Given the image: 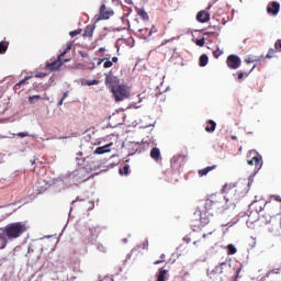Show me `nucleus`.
<instances>
[{
	"mask_svg": "<svg viewBox=\"0 0 281 281\" xmlns=\"http://www.w3.org/2000/svg\"><path fill=\"white\" fill-rule=\"evenodd\" d=\"M274 206L276 205L272 200H270V202H267L265 204L266 211L259 217L258 223L260 227H263L271 235L277 236L280 234L281 221L279 222V220L276 218V215H280L281 212L279 210H273Z\"/></svg>",
	"mask_w": 281,
	"mask_h": 281,
	"instance_id": "nucleus-1",
	"label": "nucleus"
},
{
	"mask_svg": "<svg viewBox=\"0 0 281 281\" xmlns=\"http://www.w3.org/2000/svg\"><path fill=\"white\" fill-rule=\"evenodd\" d=\"M27 229V224L24 222L5 225L4 235H0V249H4L9 241L20 238Z\"/></svg>",
	"mask_w": 281,
	"mask_h": 281,
	"instance_id": "nucleus-2",
	"label": "nucleus"
},
{
	"mask_svg": "<svg viewBox=\"0 0 281 281\" xmlns=\"http://www.w3.org/2000/svg\"><path fill=\"white\" fill-rule=\"evenodd\" d=\"M204 207L211 215L223 214L227 209V202L221 193H213L206 199Z\"/></svg>",
	"mask_w": 281,
	"mask_h": 281,
	"instance_id": "nucleus-3",
	"label": "nucleus"
},
{
	"mask_svg": "<svg viewBox=\"0 0 281 281\" xmlns=\"http://www.w3.org/2000/svg\"><path fill=\"white\" fill-rule=\"evenodd\" d=\"M72 44H68L65 50L57 56V59L52 63H46L47 71H58L65 63H69L71 58H65L66 54L72 49Z\"/></svg>",
	"mask_w": 281,
	"mask_h": 281,
	"instance_id": "nucleus-4",
	"label": "nucleus"
},
{
	"mask_svg": "<svg viewBox=\"0 0 281 281\" xmlns=\"http://www.w3.org/2000/svg\"><path fill=\"white\" fill-rule=\"evenodd\" d=\"M112 94L114 101L120 102L131 98V88L125 86L124 83H117L116 87L112 88Z\"/></svg>",
	"mask_w": 281,
	"mask_h": 281,
	"instance_id": "nucleus-5",
	"label": "nucleus"
},
{
	"mask_svg": "<svg viewBox=\"0 0 281 281\" xmlns=\"http://www.w3.org/2000/svg\"><path fill=\"white\" fill-rule=\"evenodd\" d=\"M104 83L110 88V91L113 93V88H116L120 83L117 76H114L112 71L105 75Z\"/></svg>",
	"mask_w": 281,
	"mask_h": 281,
	"instance_id": "nucleus-6",
	"label": "nucleus"
},
{
	"mask_svg": "<svg viewBox=\"0 0 281 281\" xmlns=\"http://www.w3.org/2000/svg\"><path fill=\"white\" fill-rule=\"evenodd\" d=\"M224 193H235L234 194V201H236V202H239L240 200H243V199H245V196L247 195V192H245V191H239L237 188H232L231 189V186H228V184H225L224 186Z\"/></svg>",
	"mask_w": 281,
	"mask_h": 281,
	"instance_id": "nucleus-7",
	"label": "nucleus"
},
{
	"mask_svg": "<svg viewBox=\"0 0 281 281\" xmlns=\"http://www.w3.org/2000/svg\"><path fill=\"white\" fill-rule=\"evenodd\" d=\"M226 64L229 67V69L236 70V69H239L241 60L238 55L232 54L227 56Z\"/></svg>",
	"mask_w": 281,
	"mask_h": 281,
	"instance_id": "nucleus-8",
	"label": "nucleus"
},
{
	"mask_svg": "<svg viewBox=\"0 0 281 281\" xmlns=\"http://www.w3.org/2000/svg\"><path fill=\"white\" fill-rule=\"evenodd\" d=\"M114 12L111 9H106L105 4L100 7V15L97 18V21H108L111 16H113Z\"/></svg>",
	"mask_w": 281,
	"mask_h": 281,
	"instance_id": "nucleus-9",
	"label": "nucleus"
},
{
	"mask_svg": "<svg viewBox=\"0 0 281 281\" xmlns=\"http://www.w3.org/2000/svg\"><path fill=\"white\" fill-rule=\"evenodd\" d=\"M249 166H255V169L260 170L262 168V156L255 154L252 158L247 159Z\"/></svg>",
	"mask_w": 281,
	"mask_h": 281,
	"instance_id": "nucleus-10",
	"label": "nucleus"
},
{
	"mask_svg": "<svg viewBox=\"0 0 281 281\" xmlns=\"http://www.w3.org/2000/svg\"><path fill=\"white\" fill-rule=\"evenodd\" d=\"M75 176L80 182H85L90 179V172L86 168H79L78 170H76Z\"/></svg>",
	"mask_w": 281,
	"mask_h": 281,
	"instance_id": "nucleus-11",
	"label": "nucleus"
},
{
	"mask_svg": "<svg viewBox=\"0 0 281 281\" xmlns=\"http://www.w3.org/2000/svg\"><path fill=\"white\" fill-rule=\"evenodd\" d=\"M281 274V268H273L265 274L262 281H276L277 277Z\"/></svg>",
	"mask_w": 281,
	"mask_h": 281,
	"instance_id": "nucleus-12",
	"label": "nucleus"
},
{
	"mask_svg": "<svg viewBox=\"0 0 281 281\" xmlns=\"http://www.w3.org/2000/svg\"><path fill=\"white\" fill-rule=\"evenodd\" d=\"M267 12L268 14L278 15L280 12V3L272 1V3L267 7Z\"/></svg>",
	"mask_w": 281,
	"mask_h": 281,
	"instance_id": "nucleus-13",
	"label": "nucleus"
},
{
	"mask_svg": "<svg viewBox=\"0 0 281 281\" xmlns=\"http://www.w3.org/2000/svg\"><path fill=\"white\" fill-rule=\"evenodd\" d=\"M196 21L200 23H206L210 21V12L207 11H200L196 14Z\"/></svg>",
	"mask_w": 281,
	"mask_h": 281,
	"instance_id": "nucleus-14",
	"label": "nucleus"
},
{
	"mask_svg": "<svg viewBox=\"0 0 281 281\" xmlns=\"http://www.w3.org/2000/svg\"><path fill=\"white\" fill-rule=\"evenodd\" d=\"M259 223V216L257 212H251L248 218L246 220L247 227H251L252 224Z\"/></svg>",
	"mask_w": 281,
	"mask_h": 281,
	"instance_id": "nucleus-15",
	"label": "nucleus"
},
{
	"mask_svg": "<svg viewBox=\"0 0 281 281\" xmlns=\"http://www.w3.org/2000/svg\"><path fill=\"white\" fill-rule=\"evenodd\" d=\"M111 146H113V143L103 145L102 147H97V149L94 150V154L103 155V154H106V153H111Z\"/></svg>",
	"mask_w": 281,
	"mask_h": 281,
	"instance_id": "nucleus-16",
	"label": "nucleus"
},
{
	"mask_svg": "<svg viewBox=\"0 0 281 281\" xmlns=\"http://www.w3.org/2000/svg\"><path fill=\"white\" fill-rule=\"evenodd\" d=\"M138 35H140L145 40H148L153 35V29H149V27L138 29Z\"/></svg>",
	"mask_w": 281,
	"mask_h": 281,
	"instance_id": "nucleus-17",
	"label": "nucleus"
},
{
	"mask_svg": "<svg viewBox=\"0 0 281 281\" xmlns=\"http://www.w3.org/2000/svg\"><path fill=\"white\" fill-rule=\"evenodd\" d=\"M94 31H95V25L94 24L87 25L82 36L90 38V37L93 36Z\"/></svg>",
	"mask_w": 281,
	"mask_h": 281,
	"instance_id": "nucleus-18",
	"label": "nucleus"
},
{
	"mask_svg": "<svg viewBox=\"0 0 281 281\" xmlns=\"http://www.w3.org/2000/svg\"><path fill=\"white\" fill-rule=\"evenodd\" d=\"M150 158L155 161H159V159L161 158V154L158 147H154L150 149Z\"/></svg>",
	"mask_w": 281,
	"mask_h": 281,
	"instance_id": "nucleus-19",
	"label": "nucleus"
},
{
	"mask_svg": "<svg viewBox=\"0 0 281 281\" xmlns=\"http://www.w3.org/2000/svg\"><path fill=\"white\" fill-rule=\"evenodd\" d=\"M217 168V165H212L211 167H206L204 169L198 170V175L200 177L207 176L212 170H215Z\"/></svg>",
	"mask_w": 281,
	"mask_h": 281,
	"instance_id": "nucleus-20",
	"label": "nucleus"
},
{
	"mask_svg": "<svg viewBox=\"0 0 281 281\" xmlns=\"http://www.w3.org/2000/svg\"><path fill=\"white\" fill-rule=\"evenodd\" d=\"M215 131H216V122H214L213 120H209L206 122L205 132L206 133H214Z\"/></svg>",
	"mask_w": 281,
	"mask_h": 281,
	"instance_id": "nucleus-21",
	"label": "nucleus"
},
{
	"mask_svg": "<svg viewBox=\"0 0 281 281\" xmlns=\"http://www.w3.org/2000/svg\"><path fill=\"white\" fill-rule=\"evenodd\" d=\"M31 78H32L31 76L24 77L23 80H20L18 83H15L14 90H20V88H21L22 86H25V85L27 83V80H30Z\"/></svg>",
	"mask_w": 281,
	"mask_h": 281,
	"instance_id": "nucleus-22",
	"label": "nucleus"
},
{
	"mask_svg": "<svg viewBox=\"0 0 281 281\" xmlns=\"http://www.w3.org/2000/svg\"><path fill=\"white\" fill-rule=\"evenodd\" d=\"M169 270H165V268H160L159 274L157 277V281H166V276L168 274Z\"/></svg>",
	"mask_w": 281,
	"mask_h": 281,
	"instance_id": "nucleus-23",
	"label": "nucleus"
},
{
	"mask_svg": "<svg viewBox=\"0 0 281 281\" xmlns=\"http://www.w3.org/2000/svg\"><path fill=\"white\" fill-rule=\"evenodd\" d=\"M9 45H10V42L1 41L0 42V54L7 53V50L9 49Z\"/></svg>",
	"mask_w": 281,
	"mask_h": 281,
	"instance_id": "nucleus-24",
	"label": "nucleus"
},
{
	"mask_svg": "<svg viewBox=\"0 0 281 281\" xmlns=\"http://www.w3.org/2000/svg\"><path fill=\"white\" fill-rule=\"evenodd\" d=\"M226 263H221L218 266H215L213 270L211 271V274H223V266Z\"/></svg>",
	"mask_w": 281,
	"mask_h": 281,
	"instance_id": "nucleus-25",
	"label": "nucleus"
},
{
	"mask_svg": "<svg viewBox=\"0 0 281 281\" xmlns=\"http://www.w3.org/2000/svg\"><path fill=\"white\" fill-rule=\"evenodd\" d=\"M209 64V56L203 54L200 57V66L205 67Z\"/></svg>",
	"mask_w": 281,
	"mask_h": 281,
	"instance_id": "nucleus-26",
	"label": "nucleus"
},
{
	"mask_svg": "<svg viewBox=\"0 0 281 281\" xmlns=\"http://www.w3.org/2000/svg\"><path fill=\"white\" fill-rule=\"evenodd\" d=\"M256 66H252V68H250L248 71H239L238 74V80H241L245 76L248 77L249 74H251V71L255 69Z\"/></svg>",
	"mask_w": 281,
	"mask_h": 281,
	"instance_id": "nucleus-27",
	"label": "nucleus"
},
{
	"mask_svg": "<svg viewBox=\"0 0 281 281\" xmlns=\"http://www.w3.org/2000/svg\"><path fill=\"white\" fill-rule=\"evenodd\" d=\"M138 15L143 19V21H148L149 16H148V12H146L145 10H138Z\"/></svg>",
	"mask_w": 281,
	"mask_h": 281,
	"instance_id": "nucleus-28",
	"label": "nucleus"
},
{
	"mask_svg": "<svg viewBox=\"0 0 281 281\" xmlns=\"http://www.w3.org/2000/svg\"><path fill=\"white\" fill-rule=\"evenodd\" d=\"M42 97L40 94H36V95H30L29 97V102L30 104H35L36 101L41 100Z\"/></svg>",
	"mask_w": 281,
	"mask_h": 281,
	"instance_id": "nucleus-29",
	"label": "nucleus"
},
{
	"mask_svg": "<svg viewBox=\"0 0 281 281\" xmlns=\"http://www.w3.org/2000/svg\"><path fill=\"white\" fill-rule=\"evenodd\" d=\"M228 255H236L237 254V248L234 246V244H229L227 246Z\"/></svg>",
	"mask_w": 281,
	"mask_h": 281,
	"instance_id": "nucleus-30",
	"label": "nucleus"
},
{
	"mask_svg": "<svg viewBox=\"0 0 281 281\" xmlns=\"http://www.w3.org/2000/svg\"><path fill=\"white\" fill-rule=\"evenodd\" d=\"M130 169H131L130 165H124V167L122 169H120V173L128 176L130 175Z\"/></svg>",
	"mask_w": 281,
	"mask_h": 281,
	"instance_id": "nucleus-31",
	"label": "nucleus"
},
{
	"mask_svg": "<svg viewBox=\"0 0 281 281\" xmlns=\"http://www.w3.org/2000/svg\"><path fill=\"white\" fill-rule=\"evenodd\" d=\"M104 63H103V68L104 69H110L113 66L112 60H110L109 58H104Z\"/></svg>",
	"mask_w": 281,
	"mask_h": 281,
	"instance_id": "nucleus-32",
	"label": "nucleus"
},
{
	"mask_svg": "<svg viewBox=\"0 0 281 281\" xmlns=\"http://www.w3.org/2000/svg\"><path fill=\"white\" fill-rule=\"evenodd\" d=\"M278 53L277 48H270L268 54L266 55V58L270 59L274 57V54Z\"/></svg>",
	"mask_w": 281,
	"mask_h": 281,
	"instance_id": "nucleus-33",
	"label": "nucleus"
},
{
	"mask_svg": "<svg viewBox=\"0 0 281 281\" xmlns=\"http://www.w3.org/2000/svg\"><path fill=\"white\" fill-rule=\"evenodd\" d=\"M166 255L161 254L160 259L159 260H155L154 265H159V263H164L166 261Z\"/></svg>",
	"mask_w": 281,
	"mask_h": 281,
	"instance_id": "nucleus-34",
	"label": "nucleus"
},
{
	"mask_svg": "<svg viewBox=\"0 0 281 281\" xmlns=\"http://www.w3.org/2000/svg\"><path fill=\"white\" fill-rule=\"evenodd\" d=\"M97 249H98L99 251H101L102 254H106V248H105V246L102 245V244H98V245H97Z\"/></svg>",
	"mask_w": 281,
	"mask_h": 281,
	"instance_id": "nucleus-35",
	"label": "nucleus"
},
{
	"mask_svg": "<svg viewBox=\"0 0 281 281\" xmlns=\"http://www.w3.org/2000/svg\"><path fill=\"white\" fill-rule=\"evenodd\" d=\"M18 137L25 138V137H31V135L29 134V132H19Z\"/></svg>",
	"mask_w": 281,
	"mask_h": 281,
	"instance_id": "nucleus-36",
	"label": "nucleus"
},
{
	"mask_svg": "<svg viewBox=\"0 0 281 281\" xmlns=\"http://www.w3.org/2000/svg\"><path fill=\"white\" fill-rule=\"evenodd\" d=\"M81 33V29H77L76 31H72L69 33L70 37H76Z\"/></svg>",
	"mask_w": 281,
	"mask_h": 281,
	"instance_id": "nucleus-37",
	"label": "nucleus"
},
{
	"mask_svg": "<svg viewBox=\"0 0 281 281\" xmlns=\"http://www.w3.org/2000/svg\"><path fill=\"white\" fill-rule=\"evenodd\" d=\"M195 44H196L198 46L203 47V46L205 45V38L196 40V41H195Z\"/></svg>",
	"mask_w": 281,
	"mask_h": 281,
	"instance_id": "nucleus-38",
	"label": "nucleus"
},
{
	"mask_svg": "<svg viewBox=\"0 0 281 281\" xmlns=\"http://www.w3.org/2000/svg\"><path fill=\"white\" fill-rule=\"evenodd\" d=\"M274 47L276 52H281V40L276 41Z\"/></svg>",
	"mask_w": 281,
	"mask_h": 281,
	"instance_id": "nucleus-39",
	"label": "nucleus"
},
{
	"mask_svg": "<svg viewBox=\"0 0 281 281\" xmlns=\"http://www.w3.org/2000/svg\"><path fill=\"white\" fill-rule=\"evenodd\" d=\"M86 85L87 86H94V85H99V81L98 80H87Z\"/></svg>",
	"mask_w": 281,
	"mask_h": 281,
	"instance_id": "nucleus-40",
	"label": "nucleus"
},
{
	"mask_svg": "<svg viewBox=\"0 0 281 281\" xmlns=\"http://www.w3.org/2000/svg\"><path fill=\"white\" fill-rule=\"evenodd\" d=\"M270 200L281 203V196H280V195H271V196H270Z\"/></svg>",
	"mask_w": 281,
	"mask_h": 281,
	"instance_id": "nucleus-41",
	"label": "nucleus"
},
{
	"mask_svg": "<svg viewBox=\"0 0 281 281\" xmlns=\"http://www.w3.org/2000/svg\"><path fill=\"white\" fill-rule=\"evenodd\" d=\"M200 220H201V223L204 225L210 224V220L207 217H201Z\"/></svg>",
	"mask_w": 281,
	"mask_h": 281,
	"instance_id": "nucleus-42",
	"label": "nucleus"
},
{
	"mask_svg": "<svg viewBox=\"0 0 281 281\" xmlns=\"http://www.w3.org/2000/svg\"><path fill=\"white\" fill-rule=\"evenodd\" d=\"M221 55H222V53H220L218 49L215 50V52H213V56H214L215 58H218Z\"/></svg>",
	"mask_w": 281,
	"mask_h": 281,
	"instance_id": "nucleus-43",
	"label": "nucleus"
},
{
	"mask_svg": "<svg viewBox=\"0 0 281 281\" xmlns=\"http://www.w3.org/2000/svg\"><path fill=\"white\" fill-rule=\"evenodd\" d=\"M215 231H216V229H213V231H211V232L204 234L203 237L206 238V237H209V236H212Z\"/></svg>",
	"mask_w": 281,
	"mask_h": 281,
	"instance_id": "nucleus-44",
	"label": "nucleus"
},
{
	"mask_svg": "<svg viewBox=\"0 0 281 281\" xmlns=\"http://www.w3.org/2000/svg\"><path fill=\"white\" fill-rule=\"evenodd\" d=\"M111 63H112V64H113V63H114V64L119 63L117 56H113Z\"/></svg>",
	"mask_w": 281,
	"mask_h": 281,
	"instance_id": "nucleus-45",
	"label": "nucleus"
},
{
	"mask_svg": "<svg viewBox=\"0 0 281 281\" xmlns=\"http://www.w3.org/2000/svg\"><path fill=\"white\" fill-rule=\"evenodd\" d=\"M255 60H257V59H254V58H247V59H246V63H247V64H252V63H255Z\"/></svg>",
	"mask_w": 281,
	"mask_h": 281,
	"instance_id": "nucleus-46",
	"label": "nucleus"
},
{
	"mask_svg": "<svg viewBox=\"0 0 281 281\" xmlns=\"http://www.w3.org/2000/svg\"><path fill=\"white\" fill-rule=\"evenodd\" d=\"M104 60H105V58H103V59H99V61L97 63V65H98V66H101V65H102V63H104Z\"/></svg>",
	"mask_w": 281,
	"mask_h": 281,
	"instance_id": "nucleus-47",
	"label": "nucleus"
},
{
	"mask_svg": "<svg viewBox=\"0 0 281 281\" xmlns=\"http://www.w3.org/2000/svg\"><path fill=\"white\" fill-rule=\"evenodd\" d=\"M45 76H46L45 74L35 75L36 78H44Z\"/></svg>",
	"mask_w": 281,
	"mask_h": 281,
	"instance_id": "nucleus-48",
	"label": "nucleus"
},
{
	"mask_svg": "<svg viewBox=\"0 0 281 281\" xmlns=\"http://www.w3.org/2000/svg\"><path fill=\"white\" fill-rule=\"evenodd\" d=\"M64 99L61 98L60 100H59V102L57 103V106H60V105H63L64 104Z\"/></svg>",
	"mask_w": 281,
	"mask_h": 281,
	"instance_id": "nucleus-49",
	"label": "nucleus"
},
{
	"mask_svg": "<svg viewBox=\"0 0 281 281\" xmlns=\"http://www.w3.org/2000/svg\"><path fill=\"white\" fill-rule=\"evenodd\" d=\"M103 52H105V48L104 47H100L99 48V53H103Z\"/></svg>",
	"mask_w": 281,
	"mask_h": 281,
	"instance_id": "nucleus-50",
	"label": "nucleus"
},
{
	"mask_svg": "<svg viewBox=\"0 0 281 281\" xmlns=\"http://www.w3.org/2000/svg\"><path fill=\"white\" fill-rule=\"evenodd\" d=\"M67 97H68V93L65 92V93H64V97H63L64 101L67 99Z\"/></svg>",
	"mask_w": 281,
	"mask_h": 281,
	"instance_id": "nucleus-51",
	"label": "nucleus"
},
{
	"mask_svg": "<svg viewBox=\"0 0 281 281\" xmlns=\"http://www.w3.org/2000/svg\"><path fill=\"white\" fill-rule=\"evenodd\" d=\"M0 235H4V227L0 228Z\"/></svg>",
	"mask_w": 281,
	"mask_h": 281,
	"instance_id": "nucleus-52",
	"label": "nucleus"
},
{
	"mask_svg": "<svg viewBox=\"0 0 281 281\" xmlns=\"http://www.w3.org/2000/svg\"><path fill=\"white\" fill-rule=\"evenodd\" d=\"M125 2H126L127 4H132V3H133L132 0H125Z\"/></svg>",
	"mask_w": 281,
	"mask_h": 281,
	"instance_id": "nucleus-53",
	"label": "nucleus"
},
{
	"mask_svg": "<svg viewBox=\"0 0 281 281\" xmlns=\"http://www.w3.org/2000/svg\"><path fill=\"white\" fill-rule=\"evenodd\" d=\"M233 140H237V136H231Z\"/></svg>",
	"mask_w": 281,
	"mask_h": 281,
	"instance_id": "nucleus-54",
	"label": "nucleus"
},
{
	"mask_svg": "<svg viewBox=\"0 0 281 281\" xmlns=\"http://www.w3.org/2000/svg\"><path fill=\"white\" fill-rule=\"evenodd\" d=\"M77 201H78V199L74 200V201H72V205H74V203H76Z\"/></svg>",
	"mask_w": 281,
	"mask_h": 281,
	"instance_id": "nucleus-55",
	"label": "nucleus"
},
{
	"mask_svg": "<svg viewBox=\"0 0 281 281\" xmlns=\"http://www.w3.org/2000/svg\"><path fill=\"white\" fill-rule=\"evenodd\" d=\"M193 244L196 245V244H198V240H194Z\"/></svg>",
	"mask_w": 281,
	"mask_h": 281,
	"instance_id": "nucleus-56",
	"label": "nucleus"
},
{
	"mask_svg": "<svg viewBox=\"0 0 281 281\" xmlns=\"http://www.w3.org/2000/svg\"><path fill=\"white\" fill-rule=\"evenodd\" d=\"M234 281H236V280H234Z\"/></svg>",
	"mask_w": 281,
	"mask_h": 281,
	"instance_id": "nucleus-57",
	"label": "nucleus"
}]
</instances>
